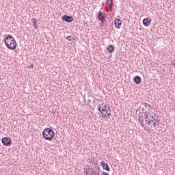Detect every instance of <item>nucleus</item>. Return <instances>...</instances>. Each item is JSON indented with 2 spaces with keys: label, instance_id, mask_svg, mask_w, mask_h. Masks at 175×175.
Segmentation results:
<instances>
[{
  "label": "nucleus",
  "instance_id": "nucleus-30",
  "mask_svg": "<svg viewBox=\"0 0 175 175\" xmlns=\"http://www.w3.org/2000/svg\"><path fill=\"white\" fill-rule=\"evenodd\" d=\"M139 109H142V107H140Z\"/></svg>",
  "mask_w": 175,
  "mask_h": 175
},
{
  "label": "nucleus",
  "instance_id": "nucleus-25",
  "mask_svg": "<svg viewBox=\"0 0 175 175\" xmlns=\"http://www.w3.org/2000/svg\"><path fill=\"white\" fill-rule=\"evenodd\" d=\"M29 68H33V64H31Z\"/></svg>",
  "mask_w": 175,
  "mask_h": 175
},
{
  "label": "nucleus",
  "instance_id": "nucleus-19",
  "mask_svg": "<svg viewBox=\"0 0 175 175\" xmlns=\"http://www.w3.org/2000/svg\"><path fill=\"white\" fill-rule=\"evenodd\" d=\"M106 111V113H105L106 116H111V113L109 112V111H107H107Z\"/></svg>",
  "mask_w": 175,
  "mask_h": 175
},
{
  "label": "nucleus",
  "instance_id": "nucleus-22",
  "mask_svg": "<svg viewBox=\"0 0 175 175\" xmlns=\"http://www.w3.org/2000/svg\"><path fill=\"white\" fill-rule=\"evenodd\" d=\"M90 103H91V100H87V105H90Z\"/></svg>",
  "mask_w": 175,
  "mask_h": 175
},
{
  "label": "nucleus",
  "instance_id": "nucleus-8",
  "mask_svg": "<svg viewBox=\"0 0 175 175\" xmlns=\"http://www.w3.org/2000/svg\"><path fill=\"white\" fill-rule=\"evenodd\" d=\"M133 81L135 84H140L142 83V78L137 75L133 78Z\"/></svg>",
  "mask_w": 175,
  "mask_h": 175
},
{
  "label": "nucleus",
  "instance_id": "nucleus-7",
  "mask_svg": "<svg viewBox=\"0 0 175 175\" xmlns=\"http://www.w3.org/2000/svg\"><path fill=\"white\" fill-rule=\"evenodd\" d=\"M100 163L104 170H107V172H110V167H109V164H107V163L102 161Z\"/></svg>",
  "mask_w": 175,
  "mask_h": 175
},
{
  "label": "nucleus",
  "instance_id": "nucleus-12",
  "mask_svg": "<svg viewBox=\"0 0 175 175\" xmlns=\"http://www.w3.org/2000/svg\"><path fill=\"white\" fill-rule=\"evenodd\" d=\"M107 50H108L109 53H113V51H114V46L112 44L109 45L107 47Z\"/></svg>",
  "mask_w": 175,
  "mask_h": 175
},
{
  "label": "nucleus",
  "instance_id": "nucleus-2",
  "mask_svg": "<svg viewBox=\"0 0 175 175\" xmlns=\"http://www.w3.org/2000/svg\"><path fill=\"white\" fill-rule=\"evenodd\" d=\"M42 136L45 140L51 142L54 139V131L50 128L45 129L42 132Z\"/></svg>",
  "mask_w": 175,
  "mask_h": 175
},
{
  "label": "nucleus",
  "instance_id": "nucleus-5",
  "mask_svg": "<svg viewBox=\"0 0 175 175\" xmlns=\"http://www.w3.org/2000/svg\"><path fill=\"white\" fill-rule=\"evenodd\" d=\"M116 28L120 29L121 28V25H122V20L120 18H116L114 23Z\"/></svg>",
  "mask_w": 175,
  "mask_h": 175
},
{
  "label": "nucleus",
  "instance_id": "nucleus-18",
  "mask_svg": "<svg viewBox=\"0 0 175 175\" xmlns=\"http://www.w3.org/2000/svg\"><path fill=\"white\" fill-rule=\"evenodd\" d=\"M143 105L144 106V107H151V105H148V103H143Z\"/></svg>",
  "mask_w": 175,
  "mask_h": 175
},
{
  "label": "nucleus",
  "instance_id": "nucleus-1",
  "mask_svg": "<svg viewBox=\"0 0 175 175\" xmlns=\"http://www.w3.org/2000/svg\"><path fill=\"white\" fill-rule=\"evenodd\" d=\"M4 43L7 49H10V50H14V49L17 47V42H16L13 36L10 34H8V36L5 38Z\"/></svg>",
  "mask_w": 175,
  "mask_h": 175
},
{
  "label": "nucleus",
  "instance_id": "nucleus-16",
  "mask_svg": "<svg viewBox=\"0 0 175 175\" xmlns=\"http://www.w3.org/2000/svg\"><path fill=\"white\" fill-rule=\"evenodd\" d=\"M152 126L153 128H157V126L159 125V121H157V122H152Z\"/></svg>",
  "mask_w": 175,
  "mask_h": 175
},
{
  "label": "nucleus",
  "instance_id": "nucleus-23",
  "mask_svg": "<svg viewBox=\"0 0 175 175\" xmlns=\"http://www.w3.org/2000/svg\"><path fill=\"white\" fill-rule=\"evenodd\" d=\"M102 175H109V173L104 172H103Z\"/></svg>",
  "mask_w": 175,
  "mask_h": 175
},
{
  "label": "nucleus",
  "instance_id": "nucleus-4",
  "mask_svg": "<svg viewBox=\"0 0 175 175\" xmlns=\"http://www.w3.org/2000/svg\"><path fill=\"white\" fill-rule=\"evenodd\" d=\"M62 20L63 21H66V23H72V21H73L75 18H73V16L64 15L62 16Z\"/></svg>",
  "mask_w": 175,
  "mask_h": 175
},
{
  "label": "nucleus",
  "instance_id": "nucleus-15",
  "mask_svg": "<svg viewBox=\"0 0 175 175\" xmlns=\"http://www.w3.org/2000/svg\"><path fill=\"white\" fill-rule=\"evenodd\" d=\"M101 112L103 113V111H107V107H106V105L105 104H101Z\"/></svg>",
  "mask_w": 175,
  "mask_h": 175
},
{
  "label": "nucleus",
  "instance_id": "nucleus-13",
  "mask_svg": "<svg viewBox=\"0 0 175 175\" xmlns=\"http://www.w3.org/2000/svg\"><path fill=\"white\" fill-rule=\"evenodd\" d=\"M107 5L109 6V9H113V0H107Z\"/></svg>",
  "mask_w": 175,
  "mask_h": 175
},
{
  "label": "nucleus",
  "instance_id": "nucleus-24",
  "mask_svg": "<svg viewBox=\"0 0 175 175\" xmlns=\"http://www.w3.org/2000/svg\"><path fill=\"white\" fill-rule=\"evenodd\" d=\"M152 121H157V119L154 117H152Z\"/></svg>",
  "mask_w": 175,
  "mask_h": 175
},
{
  "label": "nucleus",
  "instance_id": "nucleus-3",
  "mask_svg": "<svg viewBox=\"0 0 175 175\" xmlns=\"http://www.w3.org/2000/svg\"><path fill=\"white\" fill-rule=\"evenodd\" d=\"M1 142L5 147H10L12 146V139L10 137H5L1 139Z\"/></svg>",
  "mask_w": 175,
  "mask_h": 175
},
{
  "label": "nucleus",
  "instance_id": "nucleus-9",
  "mask_svg": "<svg viewBox=\"0 0 175 175\" xmlns=\"http://www.w3.org/2000/svg\"><path fill=\"white\" fill-rule=\"evenodd\" d=\"M98 18L100 21H101V23H105V16L102 15V12H99L98 14Z\"/></svg>",
  "mask_w": 175,
  "mask_h": 175
},
{
  "label": "nucleus",
  "instance_id": "nucleus-29",
  "mask_svg": "<svg viewBox=\"0 0 175 175\" xmlns=\"http://www.w3.org/2000/svg\"><path fill=\"white\" fill-rule=\"evenodd\" d=\"M98 175H99V172H98Z\"/></svg>",
  "mask_w": 175,
  "mask_h": 175
},
{
  "label": "nucleus",
  "instance_id": "nucleus-11",
  "mask_svg": "<svg viewBox=\"0 0 175 175\" xmlns=\"http://www.w3.org/2000/svg\"><path fill=\"white\" fill-rule=\"evenodd\" d=\"M31 21H33V27H34V28L36 29H38V20H36V18H33L32 19H31Z\"/></svg>",
  "mask_w": 175,
  "mask_h": 175
},
{
  "label": "nucleus",
  "instance_id": "nucleus-20",
  "mask_svg": "<svg viewBox=\"0 0 175 175\" xmlns=\"http://www.w3.org/2000/svg\"><path fill=\"white\" fill-rule=\"evenodd\" d=\"M148 115L146 114V116H145V122H148Z\"/></svg>",
  "mask_w": 175,
  "mask_h": 175
},
{
  "label": "nucleus",
  "instance_id": "nucleus-21",
  "mask_svg": "<svg viewBox=\"0 0 175 175\" xmlns=\"http://www.w3.org/2000/svg\"><path fill=\"white\" fill-rule=\"evenodd\" d=\"M72 38V36H67V38H66V39H68V41L69 42H70V40H72V38Z\"/></svg>",
  "mask_w": 175,
  "mask_h": 175
},
{
  "label": "nucleus",
  "instance_id": "nucleus-28",
  "mask_svg": "<svg viewBox=\"0 0 175 175\" xmlns=\"http://www.w3.org/2000/svg\"><path fill=\"white\" fill-rule=\"evenodd\" d=\"M107 118H110V117L109 116V117H107Z\"/></svg>",
  "mask_w": 175,
  "mask_h": 175
},
{
  "label": "nucleus",
  "instance_id": "nucleus-14",
  "mask_svg": "<svg viewBox=\"0 0 175 175\" xmlns=\"http://www.w3.org/2000/svg\"><path fill=\"white\" fill-rule=\"evenodd\" d=\"M138 120L139 122H140V125L144 126V119H143V116H139Z\"/></svg>",
  "mask_w": 175,
  "mask_h": 175
},
{
  "label": "nucleus",
  "instance_id": "nucleus-26",
  "mask_svg": "<svg viewBox=\"0 0 175 175\" xmlns=\"http://www.w3.org/2000/svg\"><path fill=\"white\" fill-rule=\"evenodd\" d=\"M148 129L147 127L145 128V131H147Z\"/></svg>",
  "mask_w": 175,
  "mask_h": 175
},
{
  "label": "nucleus",
  "instance_id": "nucleus-10",
  "mask_svg": "<svg viewBox=\"0 0 175 175\" xmlns=\"http://www.w3.org/2000/svg\"><path fill=\"white\" fill-rule=\"evenodd\" d=\"M98 111H100V114H102V117H103L104 118H106V117H107V115H106V113H105L104 112H102V108H101V105H100L98 107H97Z\"/></svg>",
  "mask_w": 175,
  "mask_h": 175
},
{
  "label": "nucleus",
  "instance_id": "nucleus-31",
  "mask_svg": "<svg viewBox=\"0 0 175 175\" xmlns=\"http://www.w3.org/2000/svg\"><path fill=\"white\" fill-rule=\"evenodd\" d=\"M98 114H100V113L98 112Z\"/></svg>",
  "mask_w": 175,
  "mask_h": 175
},
{
  "label": "nucleus",
  "instance_id": "nucleus-6",
  "mask_svg": "<svg viewBox=\"0 0 175 175\" xmlns=\"http://www.w3.org/2000/svg\"><path fill=\"white\" fill-rule=\"evenodd\" d=\"M143 24L145 27H150V24H151V18H146L143 20Z\"/></svg>",
  "mask_w": 175,
  "mask_h": 175
},
{
  "label": "nucleus",
  "instance_id": "nucleus-17",
  "mask_svg": "<svg viewBox=\"0 0 175 175\" xmlns=\"http://www.w3.org/2000/svg\"><path fill=\"white\" fill-rule=\"evenodd\" d=\"M152 122H154V120H152V119H148L147 124L148 125H150Z\"/></svg>",
  "mask_w": 175,
  "mask_h": 175
},
{
  "label": "nucleus",
  "instance_id": "nucleus-27",
  "mask_svg": "<svg viewBox=\"0 0 175 175\" xmlns=\"http://www.w3.org/2000/svg\"><path fill=\"white\" fill-rule=\"evenodd\" d=\"M142 110L144 111V108L142 107Z\"/></svg>",
  "mask_w": 175,
  "mask_h": 175
}]
</instances>
